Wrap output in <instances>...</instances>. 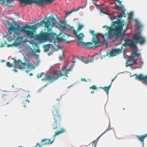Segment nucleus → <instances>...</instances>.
<instances>
[{
  "instance_id": "nucleus-11",
  "label": "nucleus",
  "mask_w": 147,
  "mask_h": 147,
  "mask_svg": "<svg viewBox=\"0 0 147 147\" xmlns=\"http://www.w3.org/2000/svg\"><path fill=\"white\" fill-rule=\"evenodd\" d=\"M134 40H135L136 44L139 43L140 44H144L146 41L144 38L141 35L136 34L133 37Z\"/></svg>"
},
{
  "instance_id": "nucleus-51",
  "label": "nucleus",
  "mask_w": 147,
  "mask_h": 147,
  "mask_svg": "<svg viewBox=\"0 0 147 147\" xmlns=\"http://www.w3.org/2000/svg\"><path fill=\"white\" fill-rule=\"evenodd\" d=\"M25 107H26V105H23Z\"/></svg>"
},
{
  "instance_id": "nucleus-9",
  "label": "nucleus",
  "mask_w": 147,
  "mask_h": 147,
  "mask_svg": "<svg viewBox=\"0 0 147 147\" xmlns=\"http://www.w3.org/2000/svg\"><path fill=\"white\" fill-rule=\"evenodd\" d=\"M66 131L65 129L62 128L60 130L55 132V134L51 137V139H45L42 140V144L39 145V147H41L42 145H49L53 143L55 140L56 136L60 134H63Z\"/></svg>"
},
{
  "instance_id": "nucleus-28",
  "label": "nucleus",
  "mask_w": 147,
  "mask_h": 147,
  "mask_svg": "<svg viewBox=\"0 0 147 147\" xmlns=\"http://www.w3.org/2000/svg\"><path fill=\"white\" fill-rule=\"evenodd\" d=\"M53 129H56L57 128V124L56 123L54 122V124L53 125Z\"/></svg>"
},
{
  "instance_id": "nucleus-50",
  "label": "nucleus",
  "mask_w": 147,
  "mask_h": 147,
  "mask_svg": "<svg viewBox=\"0 0 147 147\" xmlns=\"http://www.w3.org/2000/svg\"><path fill=\"white\" fill-rule=\"evenodd\" d=\"M29 97H30V95H28L27 96L28 98Z\"/></svg>"
},
{
  "instance_id": "nucleus-43",
  "label": "nucleus",
  "mask_w": 147,
  "mask_h": 147,
  "mask_svg": "<svg viewBox=\"0 0 147 147\" xmlns=\"http://www.w3.org/2000/svg\"><path fill=\"white\" fill-rule=\"evenodd\" d=\"M30 70H26L25 71L26 73H28L30 71Z\"/></svg>"
},
{
  "instance_id": "nucleus-18",
  "label": "nucleus",
  "mask_w": 147,
  "mask_h": 147,
  "mask_svg": "<svg viewBox=\"0 0 147 147\" xmlns=\"http://www.w3.org/2000/svg\"><path fill=\"white\" fill-rule=\"evenodd\" d=\"M137 64L136 60L134 59H129L126 63V66L128 67L131 65H132Z\"/></svg>"
},
{
  "instance_id": "nucleus-15",
  "label": "nucleus",
  "mask_w": 147,
  "mask_h": 147,
  "mask_svg": "<svg viewBox=\"0 0 147 147\" xmlns=\"http://www.w3.org/2000/svg\"><path fill=\"white\" fill-rule=\"evenodd\" d=\"M55 122V123L60 121L61 120V116L59 114V111L57 110H55L53 112Z\"/></svg>"
},
{
  "instance_id": "nucleus-1",
  "label": "nucleus",
  "mask_w": 147,
  "mask_h": 147,
  "mask_svg": "<svg viewBox=\"0 0 147 147\" xmlns=\"http://www.w3.org/2000/svg\"><path fill=\"white\" fill-rule=\"evenodd\" d=\"M33 28L27 24L23 26L17 25L16 22L13 21L10 24V27L8 28V32L10 40L22 39L25 37L30 35V30Z\"/></svg>"
},
{
  "instance_id": "nucleus-57",
  "label": "nucleus",
  "mask_w": 147,
  "mask_h": 147,
  "mask_svg": "<svg viewBox=\"0 0 147 147\" xmlns=\"http://www.w3.org/2000/svg\"><path fill=\"white\" fill-rule=\"evenodd\" d=\"M8 103H9V102H7V103H6V104H8Z\"/></svg>"
},
{
  "instance_id": "nucleus-37",
  "label": "nucleus",
  "mask_w": 147,
  "mask_h": 147,
  "mask_svg": "<svg viewBox=\"0 0 147 147\" xmlns=\"http://www.w3.org/2000/svg\"><path fill=\"white\" fill-rule=\"evenodd\" d=\"M64 57H63V56H60L59 57V59L60 60H63L64 59Z\"/></svg>"
},
{
  "instance_id": "nucleus-52",
  "label": "nucleus",
  "mask_w": 147,
  "mask_h": 147,
  "mask_svg": "<svg viewBox=\"0 0 147 147\" xmlns=\"http://www.w3.org/2000/svg\"><path fill=\"white\" fill-rule=\"evenodd\" d=\"M121 17H122V16H120V17H119V18H121Z\"/></svg>"
},
{
  "instance_id": "nucleus-32",
  "label": "nucleus",
  "mask_w": 147,
  "mask_h": 147,
  "mask_svg": "<svg viewBox=\"0 0 147 147\" xmlns=\"http://www.w3.org/2000/svg\"><path fill=\"white\" fill-rule=\"evenodd\" d=\"M45 50L47 51H48L49 50V47L48 45H46L45 46Z\"/></svg>"
},
{
  "instance_id": "nucleus-58",
  "label": "nucleus",
  "mask_w": 147,
  "mask_h": 147,
  "mask_svg": "<svg viewBox=\"0 0 147 147\" xmlns=\"http://www.w3.org/2000/svg\"><path fill=\"white\" fill-rule=\"evenodd\" d=\"M131 56L132 57H134L133 56Z\"/></svg>"
},
{
  "instance_id": "nucleus-10",
  "label": "nucleus",
  "mask_w": 147,
  "mask_h": 147,
  "mask_svg": "<svg viewBox=\"0 0 147 147\" xmlns=\"http://www.w3.org/2000/svg\"><path fill=\"white\" fill-rule=\"evenodd\" d=\"M124 45L125 47L128 46L131 47V50L134 51L137 48V46L134 40L132 39H126L124 40Z\"/></svg>"
},
{
  "instance_id": "nucleus-3",
  "label": "nucleus",
  "mask_w": 147,
  "mask_h": 147,
  "mask_svg": "<svg viewBox=\"0 0 147 147\" xmlns=\"http://www.w3.org/2000/svg\"><path fill=\"white\" fill-rule=\"evenodd\" d=\"M71 71V69H60L58 71V73H57V71L51 73L49 76H47L46 79L51 82H53L58 80L62 76H65L68 77L67 75Z\"/></svg>"
},
{
  "instance_id": "nucleus-23",
  "label": "nucleus",
  "mask_w": 147,
  "mask_h": 147,
  "mask_svg": "<svg viewBox=\"0 0 147 147\" xmlns=\"http://www.w3.org/2000/svg\"><path fill=\"white\" fill-rule=\"evenodd\" d=\"M84 27V26L82 24H79L78 25V28L77 29V32H78L80 31Z\"/></svg>"
},
{
  "instance_id": "nucleus-46",
  "label": "nucleus",
  "mask_w": 147,
  "mask_h": 147,
  "mask_svg": "<svg viewBox=\"0 0 147 147\" xmlns=\"http://www.w3.org/2000/svg\"><path fill=\"white\" fill-rule=\"evenodd\" d=\"M33 75V74L32 73H30V76H32Z\"/></svg>"
},
{
  "instance_id": "nucleus-44",
  "label": "nucleus",
  "mask_w": 147,
  "mask_h": 147,
  "mask_svg": "<svg viewBox=\"0 0 147 147\" xmlns=\"http://www.w3.org/2000/svg\"><path fill=\"white\" fill-rule=\"evenodd\" d=\"M115 78H116V77H115V78H113V79L112 80V82H111V84H112V82L114 81V80H115Z\"/></svg>"
},
{
  "instance_id": "nucleus-16",
  "label": "nucleus",
  "mask_w": 147,
  "mask_h": 147,
  "mask_svg": "<svg viewBox=\"0 0 147 147\" xmlns=\"http://www.w3.org/2000/svg\"><path fill=\"white\" fill-rule=\"evenodd\" d=\"M122 50L121 49H113L110 53V56L112 57L116 56L117 55H118L122 53Z\"/></svg>"
},
{
  "instance_id": "nucleus-29",
  "label": "nucleus",
  "mask_w": 147,
  "mask_h": 147,
  "mask_svg": "<svg viewBox=\"0 0 147 147\" xmlns=\"http://www.w3.org/2000/svg\"><path fill=\"white\" fill-rule=\"evenodd\" d=\"M90 89L96 90L97 89V88L95 86L93 85L90 87Z\"/></svg>"
},
{
  "instance_id": "nucleus-47",
  "label": "nucleus",
  "mask_w": 147,
  "mask_h": 147,
  "mask_svg": "<svg viewBox=\"0 0 147 147\" xmlns=\"http://www.w3.org/2000/svg\"><path fill=\"white\" fill-rule=\"evenodd\" d=\"M94 93V90H93L91 92V94H93Z\"/></svg>"
},
{
  "instance_id": "nucleus-6",
  "label": "nucleus",
  "mask_w": 147,
  "mask_h": 147,
  "mask_svg": "<svg viewBox=\"0 0 147 147\" xmlns=\"http://www.w3.org/2000/svg\"><path fill=\"white\" fill-rule=\"evenodd\" d=\"M90 33L93 36L92 41L90 42L92 43L93 46L95 48L102 46L104 45L105 44V42L106 41V40L105 39H106L108 38H103V37L102 36V34H102L101 36L102 37V38L104 39V40H102L101 41H100V39L98 38L99 34L97 33L95 34L94 31L93 30H90Z\"/></svg>"
},
{
  "instance_id": "nucleus-38",
  "label": "nucleus",
  "mask_w": 147,
  "mask_h": 147,
  "mask_svg": "<svg viewBox=\"0 0 147 147\" xmlns=\"http://www.w3.org/2000/svg\"><path fill=\"white\" fill-rule=\"evenodd\" d=\"M70 29L71 30H73V33H74V30H75L74 29V27L73 26H70Z\"/></svg>"
},
{
  "instance_id": "nucleus-34",
  "label": "nucleus",
  "mask_w": 147,
  "mask_h": 147,
  "mask_svg": "<svg viewBox=\"0 0 147 147\" xmlns=\"http://www.w3.org/2000/svg\"><path fill=\"white\" fill-rule=\"evenodd\" d=\"M132 13H130L128 14V18L129 19H130L132 17Z\"/></svg>"
},
{
  "instance_id": "nucleus-42",
  "label": "nucleus",
  "mask_w": 147,
  "mask_h": 147,
  "mask_svg": "<svg viewBox=\"0 0 147 147\" xmlns=\"http://www.w3.org/2000/svg\"><path fill=\"white\" fill-rule=\"evenodd\" d=\"M13 71L15 72H18V71L16 68L13 69Z\"/></svg>"
},
{
  "instance_id": "nucleus-24",
  "label": "nucleus",
  "mask_w": 147,
  "mask_h": 147,
  "mask_svg": "<svg viewBox=\"0 0 147 147\" xmlns=\"http://www.w3.org/2000/svg\"><path fill=\"white\" fill-rule=\"evenodd\" d=\"M111 124L110 123H109V126H108V127L105 130V131L104 132H103L102 134H101L103 135L104 134H105V133H106V132H107L108 131L110 130H111Z\"/></svg>"
},
{
  "instance_id": "nucleus-25",
  "label": "nucleus",
  "mask_w": 147,
  "mask_h": 147,
  "mask_svg": "<svg viewBox=\"0 0 147 147\" xmlns=\"http://www.w3.org/2000/svg\"><path fill=\"white\" fill-rule=\"evenodd\" d=\"M116 1L117 2V3L119 4V6L120 8H122L124 7L123 5L121 4V2L119 0H116Z\"/></svg>"
},
{
  "instance_id": "nucleus-54",
  "label": "nucleus",
  "mask_w": 147,
  "mask_h": 147,
  "mask_svg": "<svg viewBox=\"0 0 147 147\" xmlns=\"http://www.w3.org/2000/svg\"><path fill=\"white\" fill-rule=\"evenodd\" d=\"M42 80H44V79H43Z\"/></svg>"
},
{
  "instance_id": "nucleus-13",
  "label": "nucleus",
  "mask_w": 147,
  "mask_h": 147,
  "mask_svg": "<svg viewBox=\"0 0 147 147\" xmlns=\"http://www.w3.org/2000/svg\"><path fill=\"white\" fill-rule=\"evenodd\" d=\"M61 35V37H57V41L58 42L65 41H66L67 42H68L71 41L72 40L68 39V38L69 37H73V36H71V35H68L65 33L62 34Z\"/></svg>"
},
{
  "instance_id": "nucleus-19",
  "label": "nucleus",
  "mask_w": 147,
  "mask_h": 147,
  "mask_svg": "<svg viewBox=\"0 0 147 147\" xmlns=\"http://www.w3.org/2000/svg\"><path fill=\"white\" fill-rule=\"evenodd\" d=\"M136 136L140 141L144 143V139L147 136V133L141 136Z\"/></svg>"
},
{
  "instance_id": "nucleus-36",
  "label": "nucleus",
  "mask_w": 147,
  "mask_h": 147,
  "mask_svg": "<svg viewBox=\"0 0 147 147\" xmlns=\"http://www.w3.org/2000/svg\"><path fill=\"white\" fill-rule=\"evenodd\" d=\"M140 55V53H136L135 54V56L136 57H139Z\"/></svg>"
},
{
  "instance_id": "nucleus-49",
  "label": "nucleus",
  "mask_w": 147,
  "mask_h": 147,
  "mask_svg": "<svg viewBox=\"0 0 147 147\" xmlns=\"http://www.w3.org/2000/svg\"><path fill=\"white\" fill-rule=\"evenodd\" d=\"M39 145V144L38 143H37L36 144V146H37Z\"/></svg>"
},
{
  "instance_id": "nucleus-53",
  "label": "nucleus",
  "mask_w": 147,
  "mask_h": 147,
  "mask_svg": "<svg viewBox=\"0 0 147 147\" xmlns=\"http://www.w3.org/2000/svg\"><path fill=\"white\" fill-rule=\"evenodd\" d=\"M35 45H36V46H37V44H36V43Z\"/></svg>"
},
{
  "instance_id": "nucleus-2",
  "label": "nucleus",
  "mask_w": 147,
  "mask_h": 147,
  "mask_svg": "<svg viewBox=\"0 0 147 147\" xmlns=\"http://www.w3.org/2000/svg\"><path fill=\"white\" fill-rule=\"evenodd\" d=\"M112 24L115 27L114 28H113V26H105L104 27L106 28V30H109V32L108 33L106 32L105 34H102V36L103 38H112L113 36L112 34L114 36L118 38L120 37L121 35H125L127 29L123 30L124 24L120 20H118L117 21L112 22Z\"/></svg>"
},
{
  "instance_id": "nucleus-40",
  "label": "nucleus",
  "mask_w": 147,
  "mask_h": 147,
  "mask_svg": "<svg viewBox=\"0 0 147 147\" xmlns=\"http://www.w3.org/2000/svg\"><path fill=\"white\" fill-rule=\"evenodd\" d=\"M36 53H39L40 52V51L39 49H37L36 50Z\"/></svg>"
},
{
  "instance_id": "nucleus-30",
  "label": "nucleus",
  "mask_w": 147,
  "mask_h": 147,
  "mask_svg": "<svg viewBox=\"0 0 147 147\" xmlns=\"http://www.w3.org/2000/svg\"><path fill=\"white\" fill-rule=\"evenodd\" d=\"M7 66L9 67H11L12 66V64L9 62H7Z\"/></svg>"
},
{
  "instance_id": "nucleus-12",
  "label": "nucleus",
  "mask_w": 147,
  "mask_h": 147,
  "mask_svg": "<svg viewBox=\"0 0 147 147\" xmlns=\"http://www.w3.org/2000/svg\"><path fill=\"white\" fill-rule=\"evenodd\" d=\"M79 42L77 43V45L79 46H82L83 47H86L90 49H95L94 47L93 46L92 44L90 42H82L83 40H79Z\"/></svg>"
},
{
  "instance_id": "nucleus-41",
  "label": "nucleus",
  "mask_w": 147,
  "mask_h": 147,
  "mask_svg": "<svg viewBox=\"0 0 147 147\" xmlns=\"http://www.w3.org/2000/svg\"><path fill=\"white\" fill-rule=\"evenodd\" d=\"M65 55V51H62V55L63 57H64Z\"/></svg>"
},
{
  "instance_id": "nucleus-17",
  "label": "nucleus",
  "mask_w": 147,
  "mask_h": 147,
  "mask_svg": "<svg viewBox=\"0 0 147 147\" xmlns=\"http://www.w3.org/2000/svg\"><path fill=\"white\" fill-rule=\"evenodd\" d=\"M74 34L78 38V40H83V38L84 37V36L83 33H80L78 35L77 34V32L76 30H74Z\"/></svg>"
},
{
  "instance_id": "nucleus-45",
  "label": "nucleus",
  "mask_w": 147,
  "mask_h": 147,
  "mask_svg": "<svg viewBox=\"0 0 147 147\" xmlns=\"http://www.w3.org/2000/svg\"><path fill=\"white\" fill-rule=\"evenodd\" d=\"M100 11L101 12H102L103 10L102 9V7L100 8Z\"/></svg>"
},
{
  "instance_id": "nucleus-7",
  "label": "nucleus",
  "mask_w": 147,
  "mask_h": 147,
  "mask_svg": "<svg viewBox=\"0 0 147 147\" xmlns=\"http://www.w3.org/2000/svg\"><path fill=\"white\" fill-rule=\"evenodd\" d=\"M32 30H30V34L27 36L28 38L31 39H34L40 41H42L46 39L47 37V33L42 32L39 34H35L36 31H34V29L33 28Z\"/></svg>"
},
{
  "instance_id": "nucleus-56",
  "label": "nucleus",
  "mask_w": 147,
  "mask_h": 147,
  "mask_svg": "<svg viewBox=\"0 0 147 147\" xmlns=\"http://www.w3.org/2000/svg\"><path fill=\"white\" fill-rule=\"evenodd\" d=\"M12 87H14V85H13Z\"/></svg>"
},
{
  "instance_id": "nucleus-5",
  "label": "nucleus",
  "mask_w": 147,
  "mask_h": 147,
  "mask_svg": "<svg viewBox=\"0 0 147 147\" xmlns=\"http://www.w3.org/2000/svg\"><path fill=\"white\" fill-rule=\"evenodd\" d=\"M21 3H23L26 4H32L35 3L41 7L43 6L44 3L42 0H20ZM44 1L47 3H52L54 0H43ZM13 1V0H7V2ZM5 0H0V3H5Z\"/></svg>"
},
{
  "instance_id": "nucleus-31",
  "label": "nucleus",
  "mask_w": 147,
  "mask_h": 147,
  "mask_svg": "<svg viewBox=\"0 0 147 147\" xmlns=\"http://www.w3.org/2000/svg\"><path fill=\"white\" fill-rule=\"evenodd\" d=\"M6 27H8V28L9 27V26L10 25V24H9V22L7 20H6Z\"/></svg>"
},
{
  "instance_id": "nucleus-20",
  "label": "nucleus",
  "mask_w": 147,
  "mask_h": 147,
  "mask_svg": "<svg viewBox=\"0 0 147 147\" xmlns=\"http://www.w3.org/2000/svg\"><path fill=\"white\" fill-rule=\"evenodd\" d=\"M59 25L63 30H65L67 29V24L65 22L61 21L60 22Z\"/></svg>"
},
{
  "instance_id": "nucleus-35",
  "label": "nucleus",
  "mask_w": 147,
  "mask_h": 147,
  "mask_svg": "<svg viewBox=\"0 0 147 147\" xmlns=\"http://www.w3.org/2000/svg\"><path fill=\"white\" fill-rule=\"evenodd\" d=\"M82 61L86 64H88L89 63V61H85L84 60H82Z\"/></svg>"
},
{
  "instance_id": "nucleus-4",
  "label": "nucleus",
  "mask_w": 147,
  "mask_h": 147,
  "mask_svg": "<svg viewBox=\"0 0 147 147\" xmlns=\"http://www.w3.org/2000/svg\"><path fill=\"white\" fill-rule=\"evenodd\" d=\"M56 20L55 18L49 16L46 21L45 20H41L40 22V26H43L45 24V28L47 29V32L49 33V34L55 36L56 34L51 31V29L53 26L56 24Z\"/></svg>"
},
{
  "instance_id": "nucleus-55",
  "label": "nucleus",
  "mask_w": 147,
  "mask_h": 147,
  "mask_svg": "<svg viewBox=\"0 0 147 147\" xmlns=\"http://www.w3.org/2000/svg\"><path fill=\"white\" fill-rule=\"evenodd\" d=\"M116 18V17H114V19H115Z\"/></svg>"
},
{
  "instance_id": "nucleus-48",
  "label": "nucleus",
  "mask_w": 147,
  "mask_h": 147,
  "mask_svg": "<svg viewBox=\"0 0 147 147\" xmlns=\"http://www.w3.org/2000/svg\"><path fill=\"white\" fill-rule=\"evenodd\" d=\"M26 101V102H28V103H29V100H26V101Z\"/></svg>"
},
{
  "instance_id": "nucleus-33",
  "label": "nucleus",
  "mask_w": 147,
  "mask_h": 147,
  "mask_svg": "<svg viewBox=\"0 0 147 147\" xmlns=\"http://www.w3.org/2000/svg\"><path fill=\"white\" fill-rule=\"evenodd\" d=\"M73 10L71 11H69V12H67L66 13V15L67 16H68L70 15L71 13L72 12Z\"/></svg>"
},
{
  "instance_id": "nucleus-22",
  "label": "nucleus",
  "mask_w": 147,
  "mask_h": 147,
  "mask_svg": "<svg viewBox=\"0 0 147 147\" xmlns=\"http://www.w3.org/2000/svg\"><path fill=\"white\" fill-rule=\"evenodd\" d=\"M102 135L101 134L93 142L92 145L93 146H94L95 147H96V145L97 143V142L99 138Z\"/></svg>"
},
{
  "instance_id": "nucleus-39",
  "label": "nucleus",
  "mask_w": 147,
  "mask_h": 147,
  "mask_svg": "<svg viewBox=\"0 0 147 147\" xmlns=\"http://www.w3.org/2000/svg\"><path fill=\"white\" fill-rule=\"evenodd\" d=\"M81 80L82 81H84L85 82H86L87 81V80L85 78H82L81 79Z\"/></svg>"
},
{
  "instance_id": "nucleus-14",
  "label": "nucleus",
  "mask_w": 147,
  "mask_h": 147,
  "mask_svg": "<svg viewBox=\"0 0 147 147\" xmlns=\"http://www.w3.org/2000/svg\"><path fill=\"white\" fill-rule=\"evenodd\" d=\"M134 76H136L135 78L136 80H138L140 81L144 80L143 83H145L147 85V75L145 76L142 74H140L139 75L135 74Z\"/></svg>"
},
{
  "instance_id": "nucleus-21",
  "label": "nucleus",
  "mask_w": 147,
  "mask_h": 147,
  "mask_svg": "<svg viewBox=\"0 0 147 147\" xmlns=\"http://www.w3.org/2000/svg\"><path fill=\"white\" fill-rule=\"evenodd\" d=\"M111 86V84L109 85L108 86H105L104 87H101L100 88L103 89L107 93V94L109 93V92L110 88Z\"/></svg>"
},
{
  "instance_id": "nucleus-27",
  "label": "nucleus",
  "mask_w": 147,
  "mask_h": 147,
  "mask_svg": "<svg viewBox=\"0 0 147 147\" xmlns=\"http://www.w3.org/2000/svg\"><path fill=\"white\" fill-rule=\"evenodd\" d=\"M2 98L3 100H5L7 99V100L8 99V96L7 95L5 94L3 95Z\"/></svg>"
},
{
  "instance_id": "nucleus-8",
  "label": "nucleus",
  "mask_w": 147,
  "mask_h": 147,
  "mask_svg": "<svg viewBox=\"0 0 147 147\" xmlns=\"http://www.w3.org/2000/svg\"><path fill=\"white\" fill-rule=\"evenodd\" d=\"M13 59L14 60V63L16 67V66L17 64L18 63L19 65L18 68L20 69L25 68L26 67V66H27V68L28 69H30V70H32L34 69H35L33 64L32 63H29L28 61H27V63L26 62L24 63L22 62V60L20 59H18L17 60L15 58H13Z\"/></svg>"
},
{
  "instance_id": "nucleus-26",
  "label": "nucleus",
  "mask_w": 147,
  "mask_h": 147,
  "mask_svg": "<svg viewBox=\"0 0 147 147\" xmlns=\"http://www.w3.org/2000/svg\"><path fill=\"white\" fill-rule=\"evenodd\" d=\"M45 73L44 72L40 74H38L37 75V76L38 78H41L43 76L45 75Z\"/></svg>"
}]
</instances>
